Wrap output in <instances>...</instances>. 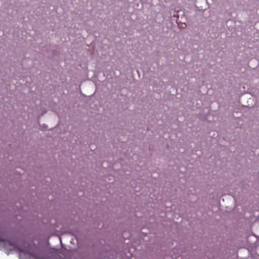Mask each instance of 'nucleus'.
I'll list each match as a JSON object with an SVG mask.
<instances>
[{
    "label": "nucleus",
    "instance_id": "nucleus-1",
    "mask_svg": "<svg viewBox=\"0 0 259 259\" xmlns=\"http://www.w3.org/2000/svg\"><path fill=\"white\" fill-rule=\"evenodd\" d=\"M0 242L4 243V246L5 248H7L9 246H11V247L9 248L10 250L18 249L16 245L14 243L11 242L10 241H8L7 239L1 236ZM18 250L20 252H23V251L22 249H18Z\"/></svg>",
    "mask_w": 259,
    "mask_h": 259
}]
</instances>
